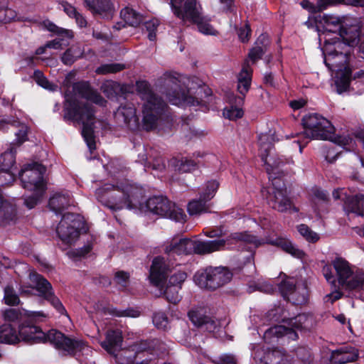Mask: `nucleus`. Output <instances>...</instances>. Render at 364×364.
Masks as SVG:
<instances>
[{"label":"nucleus","instance_id":"8fccbe9b","mask_svg":"<svg viewBox=\"0 0 364 364\" xmlns=\"http://www.w3.org/2000/svg\"><path fill=\"white\" fill-rule=\"evenodd\" d=\"M159 26V21L156 18H152L145 22L144 26L146 31L149 33L148 38L150 41H154L156 39V31Z\"/></svg>","mask_w":364,"mask_h":364},{"label":"nucleus","instance_id":"39448f33","mask_svg":"<svg viewBox=\"0 0 364 364\" xmlns=\"http://www.w3.org/2000/svg\"><path fill=\"white\" fill-rule=\"evenodd\" d=\"M302 121L305 129L304 134L310 139L329 140L343 147L352 142L349 136H336L331 122L321 115L311 114L305 116Z\"/></svg>","mask_w":364,"mask_h":364},{"label":"nucleus","instance_id":"6e6552de","mask_svg":"<svg viewBox=\"0 0 364 364\" xmlns=\"http://www.w3.org/2000/svg\"><path fill=\"white\" fill-rule=\"evenodd\" d=\"M335 270V278L339 286L346 290H355L364 285V272L354 271L353 266L346 259L337 257L331 261Z\"/></svg>","mask_w":364,"mask_h":364},{"label":"nucleus","instance_id":"72a5a7b5","mask_svg":"<svg viewBox=\"0 0 364 364\" xmlns=\"http://www.w3.org/2000/svg\"><path fill=\"white\" fill-rule=\"evenodd\" d=\"M18 341V336L11 325L3 324L0 326V343L13 344Z\"/></svg>","mask_w":364,"mask_h":364},{"label":"nucleus","instance_id":"2f4dec72","mask_svg":"<svg viewBox=\"0 0 364 364\" xmlns=\"http://www.w3.org/2000/svg\"><path fill=\"white\" fill-rule=\"evenodd\" d=\"M321 23L323 25V28L325 31L338 33V36L344 26L340 18L328 15H324L322 17Z\"/></svg>","mask_w":364,"mask_h":364},{"label":"nucleus","instance_id":"a211bd4d","mask_svg":"<svg viewBox=\"0 0 364 364\" xmlns=\"http://www.w3.org/2000/svg\"><path fill=\"white\" fill-rule=\"evenodd\" d=\"M132 105H121L115 112V118L119 123H123L129 129L136 130L139 127V117Z\"/></svg>","mask_w":364,"mask_h":364},{"label":"nucleus","instance_id":"58836bf2","mask_svg":"<svg viewBox=\"0 0 364 364\" xmlns=\"http://www.w3.org/2000/svg\"><path fill=\"white\" fill-rule=\"evenodd\" d=\"M274 353L270 350L264 351L262 348H257L254 353V359L262 364H275L272 362Z\"/></svg>","mask_w":364,"mask_h":364},{"label":"nucleus","instance_id":"f3484780","mask_svg":"<svg viewBox=\"0 0 364 364\" xmlns=\"http://www.w3.org/2000/svg\"><path fill=\"white\" fill-rule=\"evenodd\" d=\"M171 272V269L164 257L160 256L154 257L149 269L150 283L156 287H163Z\"/></svg>","mask_w":364,"mask_h":364},{"label":"nucleus","instance_id":"6ab92c4d","mask_svg":"<svg viewBox=\"0 0 364 364\" xmlns=\"http://www.w3.org/2000/svg\"><path fill=\"white\" fill-rule=\"evenodd\" d=\"M252 79V70L250 68L248 62L245 61L243 67L237 76V91L245 97L248 92ZM244 97L235 98V103L238 105L243 104Z\"/></svg>","mask_w":364,"mask_h":364},{"label":"nucleus","instance_id":"3c124183","mask_svg":"<svg viewBox=\"0 0 364 364\" xmlns=\"http://www.w3.org/2000/svg\"><path fill=\"white\" fill-rule=\"evenodd\" d=\"M223 115L225 118L230 120H235L243 116V111L239 107L231 105L229 108L224 109Z\"/></svg>","mask_w":364,"mask_h":364},{"label":"nucleus","instance_id":"cd10ccee","mask_svg":"<svg viewBox=\"0 0 364 364\" xmlns=\"http://www.w3.org/2000/svg\"><path fill=\"white\" fill-rule=\"evenodd\" d=\"M149 348V344L146 341H141L136 342L130 346L127 349L122 350L119 355V359L124 361L127 358V361H133L136 355L139 353L144 352Z\"/></svg>","mask_w":364,"mask_h":364},{"label":"nucleus","instance_id":"c03bdc74","mask_svg":"<svg viewBox=\"0 0 364 364\" xmlns=\"http://www.w3.org/2000/svg\"><path fill=\"white\" fill-rule=\"evenodd\" d=\"M259 144L260 146V154H265L269 152L272 146V137L268 134H261L259 136Z\"/></svg>","mask_w":364,"mask_h":364},{"label":"nucleus","instance_id":"79ce46f5","mask_svg":"<svg viewBox=\"0 0 364 364\" xmlns=\"http://www.w3.org/2000/svg\"><path fill=\"white\" fill-rule=\"evenodd\" d=\"M295 288V283L292 279L284 280L279 286V289L282 296L289 300H290L289 298V296H291V299H294Z\"/></svg>","mask_w":364,"mask_h":364},{"label":"nucleus","instance_id":"bf43d9fd","mask_svg":"<svg viewBox=\"0 0 364 364\" xmlns=\"http://www.w3.org/2000/svg\"><path fill=\"white\" fill-rule=\"evenodd\" d=\"M21 312L20 311L15 309H6L3 313V316L4 320L7 321H18L21 318Z\"/></svg>","mask_w":364,"mask_h":364},{"label":"nucleus","instance_id":"4be33fe9","mask_svg":"<svg viewBox=\"0 0 364 364\" xmlns=\"http://www.w3.org/2000/svg\"><path fill=\"white\" fill-rule=\"evenodd\" d=\"M225 245L224 240H216L212 241H193V252L205 255L209 254L215 251L221 250Z\"/></svg>","mask_w":364,"mask_h":364},{"label":"nucleus","instance_id":"49530a36","mask_svg":"<svg viewBox=\"0 0 364 364\" xmlns=\"http://www.w3.org/2000/svg\"><path fill=\"white\" fill-rule=\"evenodd\" d=\"M232 239L237 241H244L245 242L253 244L255 246L257 247L264 242L259 241L256 236L248 235L246 233H235L232 235Z\"/></svg>","mask_w":364,"mask_h":364},{"label":"nucleus","instance_id":"a19ab883","mask_svg":"<svg viewBox=\"0 0 364 364\" xmlns=\"http://www.w3.org/2000/svg\"><path fill=\"white\" fill-rule=\"evenodd\" d=\"M4 300L5 304L9 306H15L20 303V299L16 294L14 287L10 285H7L4 288Z\"/></svg>","mask_w":364,"mask_h":364},{"label":"nucleus","instance_id":"f03ea898","mask_svg":"<svg viewBox=\"0 0 364 364\" xmlns=\"http://www.w3.org/2000/svg\"><path fill=\"white\" fill-rule=\"evenodd\" d=\"M23 341L34 343L49 341L64 356H74L77 352L84 350L87 346L79 339L71 338L61 332L52 329L45 333L36 326H22L19 328V336Z\"/></svg>","mask_w":364,"mask_h":364},{"label":"nucleus","instance_id":"4468645a","mask_svg":"<svg viewBox=\"0 0 364 364\" xmlns=\"http://www.w3.org/2000/svg\"><path fill=\"white\" fill-rule=\"evenodd\" d=\"M29 286L32 289H35L39 293V296L43 297L61 314H65L66 311L53 291L50 283L43 276L36 273L31 272L29 274Z\"/></svg>","mask_w":364,"mask_h":364},{"label":"nucleus","instance_id":"ddd939ff","mask_svg":"<svg viewBox=\"0 0 364 364\" xmlns=\"http://www.w3.org/2000/svg\"><path fill=\"white\" fill-rule=\"evenodd\" d=\"M272 182V193L267 198L269 205L279 212L292 210L298 212L291 199L287 195V188L280 178H274Z\"/></svg>","mask_w":364,"mask_h":364},{"label":"nucleus","instance_id":"5fc2aeb1","mask_svg":"<svg viewBox=\"0 0 364 364\" xmlns=\"http://www.w3.org/2000/svg\"><path fill=\"white\" fill-rule=\"evenodd\" d=\"M301 6L304 9L310 11L311 13H317L324 10V4L321 3V0L318 1L316 5L313 4L308 0H303L301 2Z\"/></svg>","mask_w":364,"mask_h":364},{"label":"nucleus","instance_id":"dca6fc26","mask_svg":"<svg viewBox=\"0 0 364 364\" xmlns=\"http://www.w3.org/2000/svg\"><path fill=\"white\" fill-rule=\"evenodd\" d=\"M192 89L188 90L187 92L184 90L182 92H173L172 93H167V98L168 101L175 105H199L200 101L203 97L210 95V90L205 86L198 87L197 90L194 92L196 96H192Z\"/></svg>","mask_w":364,"mask_h":364},{"label":"nucleus","instance_id":"0e129e2a","mask_svg":"<svg viewBox=\"0 0 364 364\" xmlns=\"http://www.w3.org/2000/svg\"><path fill=\"white\" fill-rule=\"evenodd\" d=\"M322 273L327 282L336 287V279L335 274L332 272L331 267L327 264L324 265L322 269Z\"/></svg>","mask_w":364,"mask_h":364},{"label":"nucleus","instance_id":"c756f323","mask_svg":"<svg viewBox=\"0 0 364 364\" xmlns=\"http://www.w3.org/2000/svg\"><path fill=\"white\" fill-rule=\"evenodd\" d=\"M267 242L280 247L284 251L296 258L301 259L305 255V253L303 250L297 248L291 243V242L284 238H277L275 240H269Z\"/></svg>","mask_w":364,"mask_h":364},{"label":"nucleus","instance_id":"09e8293b","mask_svg":"<svg viewBox=\"0 0 364 364\" xmlns=\"http://www.w3.org/2000/svg\"><path fill=\"white\" fill-rule=\"evenodd\" d=\"M153 323L156 328L165 330L168 326V321L164 313L157 312L154 314Z\"/></svg>","mask_w":364,"mask_h":364},{"label":"nucleus","instance_id":"774afa93","mask_svg":"<svg viewBox=\"0 0 364 364\" xmlns=\"http://www.w3.org/2000/svg\"><path fill=\"white\" fill-rule=\"evenodd\" d=\"M214 363L215 364H237V360L233 355L224 354Z\"/></svg>","mask_w":364,"mask_h":364},{"label":"nucleus","instance_id":"393cba45","mask_svg":"<svg viewBox=\"0 0 364 364\" xmlns=\"http://www.w3.org/2000/svg\"><path fill=\"white\" fill-rule=\"evenodd\" d=\"M193 240L190 239H182L178 242H172L165 248L167 254L188 255L193 253Z\"/></svg>","mask_w":364,"mask_h":364},{"label":"nucleus","instance_id":"412c9836","mask_svg":"<svg viewBox=\"0 0 364 364\" xmlns=\"http://www.w3.org/2000/svg\"><path fill=\"white\" fill-rule=\"evenodd\" d=\"M344 201L343 210L348 215L350 214L356 216L363 215L364 195L358 194L348 196L343 198Z\"/></svg>","mask_w":364,"mask_h":364},{"label":"nucleus","instance_id":"f8f14e48","mask_svg":"<svg viewBox=\"0 0 364 364\" xmlns=\"http://www.w3.org/2000/svg\"><path fill=\"white\" fill-rule=\"evenodd\" d=\"M46 171V167L37 162L26 164L19 173L23 187L29 191L45 192L43 175Z\"/></svg>","mask_w":364,"mask_h":364},{"label":"nucleus","instance_id":"f257e3e1","mask_svg":"<svg viewBox=\"0 0 364 364\" xmlns=\"http://www.w3.org/2000/svg\"><path fill=\"white\" fill-rule=\"evenodd\" d=\"M74 95L66 96L63 106L64 118L82 124V134L90 149H95L93 135L95 110L87 102L90 101L100 106H105L106 100L88 83L77 82L73 85Z\"/></svg>","mask_w":364,"mask_h":364},{"label":"nucleus","instance_id":"1a4fd4ad","mask_svg":"<svg viewBox=\"0 0 364 364\" xmlns=\"http://www.w3.org/2000/svg\"><path fill=\"white\" fill-rule=\"evenodd\" d=\"M232 277V272L226 267H208L196 273L194 281L200 288L214 291L228 284Z\"/></svg>","mask_w":364,"mask_h":364},{"label":"nucleus","instance_id":"052dcab7","mask_svg":"<svg viewBox=\"0 0 364 364\" xmlns=\"http://www.w3.org/2000/svg\"><path fill=\"white\" fill-rule=\"evenodd\" d=\"M113 314L117 316H128V317H133L136 318L138 317L140 315V311L134 309H127L126 310L120 311V310H114Z\"/></svg>","mask_w":364,"mask_h":364},{"label":"nucleus","instance_id":"de8ad7c7","mask_svg":"<svg viewBox=\"0 0 364 364\" xmlns=\"http://www.w3.org/2000/svg\"><path fill=\"white\" fill-rule=\"evenodd\" d=\"M187 274L183 271H177L171 275L168 283L170 286L181 288V284L186 280Z\"/></svg>","mask_w":364,"mask_h":364},{"label":"nucleus","instance_id":"7c9ffc66","mask_svg":"<svg viewBox=\"0 0 364 364\" xmlns=\"http://www.w3.org/2000/svg\"><path fill=\"white\" fill-rule=\"evenodd\" d=\"M85 3L90 11L100 15L110 14L113 10L111 0H85Z\"/></svg>","mask_w":364,"mask_h":364},{"label":"nucleus","instance_id":"603ef678","mask_svg":"<svg viewBox=\"0 0 364 364\" xmlns=\"http://www.w3.org/2000/svg\"><path fill=\"white\" fill-rule=\"evenodd\" d=\"M178 287L170 285L166 288L164 295L169 302L176 304L180 301V296L178 291Z\"/></svg>","mask_w":364,"mask_h":364},{"label":"nucleus","instance_id":"e2e57ef3","mask_svg":"<svg viewBox=\"0 0 364 364\" xmlns=\"http://www.w3.org/2000/svg\"><path fill=\"white\" fill-rule=\"evenodd\" d=\"M196 167L197 164L194 161L188 159H182L180 164V170L183 172L191 171L196 169Z\"/></svg>","mask_w":364,"mask_h":364},{"label":"nucleus","instance_id":"c9c22d12","mask_svg":"<svg viewBox=\"0 0 364 364\" xmlns=\"http://www.w3.org/2000/svg\"><path fill=\"white\" fill-rule=\"evenodd\" d=\"M207 201L208 200H204L203 198H201V196L199 199L190 201L187 206L188 213L191 215H193L208 212L209 207L206 204Z\"/></svg>","mask_w":364,"mask_h":364},{"label":"nucleus","instance_id":"c85d7f7f","mask_svg":"<svg viewBox=\"0 0 364 364\" xmlns=\"http://www.w3.org/2000/svg\"><path fill=\"white\" fill-rule=\"evenodd\" d=\"M72 199L68 193H55L49 200V206L55 213H60L63 210L70 205Z\"/></svg>","mask_w":364,"mask_h":364},{"label":"nucleus","instance_id":"423d86ee","mask_svg":"<svg viewBox=\"0 0 364 364\" xmlns=\"http://www.w3.org/2000/svg\"><path fill=\"white\" fill-rule=\"evenodd\" d=\"M136 89L141 100L144 101L142 126L144 129L149 131L156 127L158 119L165 112L166 105L161 97L152 92L146 82H137Z\"/></svg>","mask_w":364,"mask_h":364},{"label":"nucleus","instance_id":"f704fd0d","mask_svg":"<svg viewBox=\"0 0 364 364\" xmlns=\"http://www.w3.org/2000/svg\"><path fill=\"white\" fill-rule=\"evenodd\" d=\"M120 16L124 22L134 27L138 26L142 21L143 17L131 8L126 7L120 12Z\"/></svg>","mask_w":364,"mask_h":364},{"label":"nucleus","instance_id":"b1692460","mask_svg":"<svg viewBox=\"0 0 364 364\" xmlns=\"http://www.w3.org/2000/svg\"><path fill=\"white\" fill-rule=\"evenodd\" d=\"M16 147L14 144H11L10 149L2 154L0 156V178L5 177L6 175L10 178V169L15 164Z\"/></svg>","mask_w":364,"mask_h":364},{"label":"nucleus","instance_id":"37998d69","mask_svg":"<svg viewBox=\"0 0 364 364\" xmlns=\"http://www.w3.org/2000/svg\"><path fill=\"white\" fill-rule=\"evenodd\" d=\"M219 187V183L215 181H210L206 185L203 192L201 193V198H203L204 200H210L213 198Z\"/></svg>","mask_w":364,"mask_h":364},{"label":"nucleus","instance_id":"6e6d98bb","mask_svg":"<svg viewBox=\"0 0 364 364\" xmlns=\"http://www.w3.org/2000/svg\"><path fill=\"white\" fill-rule=\"evenodd\" d=\"M80 52H77L73 48L68 49L63 55L61 59L64 64L72 65L78 57Z\"/></svg>","mask_w":364,"mask_h":364},{"label":"nucleus","instance_id":"69168bd1","mask_svg":"<svg viewBox=\"0 0 364 364\" xmlns=\"http://www.w3.org/2000/svg\"><path fill=\"white\" fill-rule=\"evenodd\" d=\"M238 37L240 40L245 43L247 42L250 39V34H251V30L250 28V26L246 23L244 27H241L237 32Z\"/></svg>","mask_w":364,"mask_h":364},{"label":"nucleus","instance_id":"0eeeda50","mask_svg":"<svg viewBox=\"0 0 364 364\" xmlns=\"http://www.w3.org/2000/svg\"><path fill=\"white\" fill-rule=\"evenodd\" d=\"M324 53L325 64L329 70L335 72V84L337 92L341 94L348 90L351 80L352 71L348 65L349 56L347 53L338 52L327 41Z\"/></svg>","mask_w":364,"mask_h":364},{"label":"nucleus","instance_id":"4c0bfd02","mask_svg":"<svg viewBox=\"0 0 364 364\" xmlns=\"http://www.w3.org/2000/svg\"><path fill=\"white\" fill-rule=\"evenodd\" d=\"M33 77L38 85L46 90L55 91L58 88V85L50 82L39 70L34 71Z\"/></svg>","mask_w":364,"mask_h":364},{"label":"nucleus","instance_id":"2eb2a0df","mask_svg":"<svg viewBox=\"0 0 364 364\" xmlns=\"http://www.w3.org/2000/svg\"><path fill=\"white\" fill-rule=\"evenodd\" d=\"M80 219L78 215L68 213L63 215L56 228L57 234L65 244L71 245L79 237Z\"/></svg>","mask_w":364,"mask_h":364},{"label":"nucleus","instance_id":"a878e982","mask_svg":"<svg viewBox=\"0 0 364 364\" xmlns=\"http://www.w3.org/2000/svg\"><path fill=\"white\" fill-rule=\"evenodd\" d=\"M190 320L197 326H205V329L209 331H213L218 326L216 321L211 318L204 316L198 311H190L188 312Z\"/></svg>","mask_w":364,"mask_h":364},{"label":"nucleus","instance_id":"13d9d810","mask_svg":"<svg viewBox=\"0 0 364 364\" xmlns=\"http://www.w3.org/2000/svg\"><path fill=\"white\" fill-rule=\"evenodd\" d=\"M115 282L122 287H126L129 281V274L124 271H118L114 276Z\"/></svg>","mask_w":364,"mask_h":364},{"label":"nucleus","instance_id":"a18cd8bd","mask_svg":"<svg viewBox=\"0 0 364 364\" xmlns=\"http://www.w3.org/2000/svg\"><path fill=\"white\" fill-rule=\"evenodd\" d=\"M298 231L309 242H315L319 239V236L315 232H313L306 225L301 224L298 226Z\"/></svg>","mask_w":364,"mask_h":364},{"label":"nucleus","instance_id":"473e14b6","mask_svg":"<svg viewBox=\"0 0 364 364\" xmlns=\"http://www.w3.org/2000/svg\"><path fill=\"white\" fill-rule=\"evenodd\" d=\"M350 349L351 350H348V348H346L333 351L332 356L334 362L336 364H344L355 361L358 357L357 350L353 348Z\"/></svg>","mask_w":364,"mask_h":364},{"label":"nucleus","instance_id":"680f3d73","mask_svg":"<svg viewBox=\"0 0 364 364\" xmlns=\"http://www.w3.org/2000/svg\"><path fill=\"white\" fill-rule=\"evenodd\" d=\"M265 51H264L259 46H255V47L249 52L248 58L252 61V63H255L262 57Z\"/></svg>","mask_w":364,"mask_h":364},{"label":"nucleus","instance_id":"e433bc0d","mask_svg":"<svg viewBox=\"0 0 364 364\" xmlns=\"http://www.w3.org/2000/svg\"><path fill=\"white\" fill-rule=\"evenodd\" d=\"M125 68V65L122 63L103 64L95 70V73L98 75H107L120 72Z\"/></svg>","mask_w":364,"mask_h":364},{"label":"nucleus","instance_id":"7ed1b4c3","mask_svg":"<svg viewBox=\"0 0 364 364\" xmlns=\"http://www.w3.org/2000/svg\"><path fill=\"white\" fill-rule=\"evenodd\" d=\"M141 190L127 182L106 183L95 191L97 200L104 206L116 211L124 208L131 209L132 201L139 198Z\"/></svg>","mask_w":364,"mask_h":364},{"label":"nucleus","instance_id":"864d4df0","mask_svg":"<svg viewBox=\"0 0 364 364\" xmlns=\"http://www.w3.org/2000/svg\"><path fill=\"white\" fill-rule=\"evenodd\" d=\"M33 191V194L32 196L24 199V204L29 209L34 208L38 204L44 193V192H40L38 191Z\"/></svg>","mask_w":364,"mask_h":364},{"label":"nucleus","instance_id":"aec40b11","mask_svg":"<svg viewBox=\"0 0 364 364\" xmlns=\"http://www.w3.org/2000/svg\"><path fill=\"white\" fill-rule=\"evenodd\" d=\"M122 332L116 330L108 331L106 334V340L101 343V346L109 354L114 355L116 358L119 359V354L121 350L118 353L117 351L121 349L122 343Z\"/></svg>","mask_w":364,"mask_h":364},{"label":"nucleus","instance_id":"ea45409f","mask_svg":"<svg viewBox=\"0 0 364 364\" xmlns=\"http://www.w3.org/2000/svg\"><path fill=\"white\" fill-rule=\"evenodd\" d=\"M14 127L18 128V130L16 132V142L13 143L14 147L21 146L24 141L28 140V127L16 121V125Z\"/></svg>","mask_w":364,"mask_h":364},{"label":"nucleus","instance_id":"4d7b16f0","mask_svg":"<svg viewBox=\"0 0 364 364\" xmlns=\"http://www.w3.org/2000/svg\"><path fill=\"white\" fill-rule=\"evenodd\" d=\"M92 250V243L88 242L82 247L74 250L70 252L68 254L70 257H81L88 254Z\"/></svg>","mask_w":364,"mask_h":364},{"label":"nucleus","instance_id":"5701e85b","mask_svg":"<svg viewBox=\"0 0 364 364\" xmlns=\"http://www.w3.org/2000/svg\"><path fill=\"white\" fill-rule=\"evenodd\" d=\"M360 27L357 25L348 26L346 23L339 35L343 42L349 46H356L360 41Z\"/></svg>","mask_w":364,"mask_h":364},{"label":"nucleus","instance_id":"9b49d317","mask_svg":"<svg viewBox=\"0 0 364 364\" xmlns=\"http://www.w3.org/2000/svg\"><path fill=\"white\" fill-rule=\"evenodd\" d=\"M146 207L151 213L161 217L168 218L176 222H184L186 215L183 210L176 206L167 198L163 196H154L146 201Z\"/></svg>","mask_w":364,"mask_h":364},{"label":"nucleus","instance_id":"9d476101","mask_svg":"<svg viewBox=\"0 0 364 364\" xmlns=\"http://www.w3.org/2000/svg\"><path fill=\"white\" fill-rule=\"evenodd\" d=\"M287 325H279L267 329L264 333V338H269L272 336L281 337L288 335L291 339H296L297 334L296 330L309 329L314 325V318L310 315L299 314L297 316L283 320Z\"/></svg>","mask_w":364,"mask_h":364},{"label":"nucleus","instance_id":"338daca9","mask_svg":"<svg viewBox=\"0 0 364 364\" xmlns=\"http://www.w3.org/2000/svg\"><path fill=\"white\" fill-rule=\"evenodd\" d=\"M13 11L4 7H0V23H7L13 18Z\"/></svg>","mask_w":364,"mask_h":364},{"label":"nucleus","instance_id":"bb28decb","mask_svg":"<svg viewBox=\"0 0 364 364\" xmlns=\"http://www.w3.org/2000/svg\"><path fill=\"white\" fill-rule=\"evenodd\" d=\"M261 157L267 166L266 170L269 176V179L273 181L274 178H279L277 176L280 173V171L278 168L284 164L283 161L276 156H271L269 152L262 154Z\"/></svg>","mask_w":364,"mask_h":364},{"label":"nucleus","instance_id":"20e7f679","mask_svg":"<svg viewBox=\"0 0 364 364\" xmlns=\"http://www.w3.org/2000/svg\"><path fill=\"white\" fill-rule=\"evenodd\" d=\"M170 5L174 15L184 23L196 24L204 34H216V31L208 23L210 19L203 16L202 6L198 0H171Z\"/></svg>","mask_w":364,"mask_h":364}]
</instances>
